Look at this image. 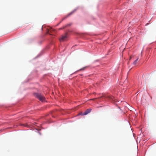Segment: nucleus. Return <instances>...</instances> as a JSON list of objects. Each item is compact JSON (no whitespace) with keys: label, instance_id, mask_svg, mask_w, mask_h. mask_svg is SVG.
<instances>
[{"label":"nucleus","instance_id":"nucleus-1","mask_svg":"<svg viewBox=\"0 0 156 156\" xmlns=\"http://www.w3.org/2000/svg\"><path fill=\"white\" fill-rule=\"evenodd\" d=\"M35 95L36 98L38 99H39L40 101H44L45 99V97L40 94L35 93Z\"/></svg>","mask_w":156,"mask_h":156},{"label":"nucleus","instance_id":"nucleus-2","mask_svg":"<svg viewBox=\"0 0 156 156\" xmlns=\"http://www.w3.org/2000/svg\"><path fill=\"white\" fill-rule=\"evenodd\" d=\"M67 37V34H66L65 35L62 36L61 39H60V41H64L66 39Z\"/></svg>","mask_w":156,"mask_h":156},{"label":"nucleus","instance_id":"nucleus-3","mask_svg":"<svg viewBox=\"0 0 156 156\" xmlns=\"http://www.w3.org/2000/svg\"><path fill=\"white\" fill-rule=\"evenodd\" d=\"M91 109H88L86 110V111L84 112V115H87L88 113H89L91 111Z\"/></svg>","mask_w":156,"mask_h":156},{"label":"nucleus","instance_id":"nucleus-4","mask_svg":"<svg viewBox=\"0 0 156 156\" xmlns=\"http://www.w3.org/2000/svg\"><path fill=\"white\" fill-rule=\"evenodd\" d=\"M108 98L110 100H112V101H115V99L114 97L111 95H109L108 96Z\"/></svg>","mask_w":156,"mask_h":156},{"label":"nucleus","instance_id":"nucleus-5","mask_svg":"<svg viewBox=\"0 0 156 156\" xmlns=\"http://www.w3.org/2000/svg\"><path fill=\"white\" fill-rule=\"evenodd\" d=\"M139 59V56H138L137 57V59L133 63V64H134V65H136V62H137V60H138V59Z\"/></svg>","mask_w":156,"mask_h":156},{"label":"nucleus","instance_id":"nucleus-6","mask_svg":"<svg viewBox=\"0 0 156 156\" xmlns=\"http://www.w3.org/2000/svg\"><path fill=\"white\" fill-rule=\"evenodd\" d=\"M84 112L83 113L80 112L79 113V115H84Z\"/></svg>","mask_w":156,"mask_h":156},{"label":"nucleus","instance_id":"nucleus-7","mask_svg":"<svg viewBox=\"0 0 156 156\" xmlns=\"http://www.w3.org/2000/svg\"><path fill=\"white\" fill-rule=\"evenodd\" d=\"M72 25V23H70L69 24H67L66 26H65V27H67L68 26H70Z\"/></svg>","mask_w":156,"mask_h":156},{"label":"nucleus","instance_id":"nucleus-8","mask_svg":"<svg viewBox=\"0 0 156 156\" xmlns=\"http://www.w3.org/2000/svg\"><path fill=\"white\" fill-rule=\"evenodd\" d=\"M98 99V98H93V99H90V100H94L96 99Z\"/></svg>","mask_w":156,"mask_h":156},{"label":"nucleus","instance_id":"nucleus-9","mask_svg":"<svg viewBox=\"0 0 156 156\" xmlns=\"http://www.w3.org/2000/svg\"><path fill=\"white\" fill-rule=\"evenodd\" d=\"M73 13V12H71L69 14V15L68 16H70V15H71V14Z\"/></svg>","mask_w":156,"mask_h":156},{"label":"nucleus","instance_id":"nucleus-10","mask_svg":"<svg viewBox=\"0 0 156 156\" xmlns=\"http://www.w3.org/2000/svg\"><path fill=\"white\" fill-rule=\"evenodd\" d=\"M65 27H63V28H60L59 29V30H61V29H64Z\"/></svg>","mask_w":156,"mask_h":156},{"label":"nucleus","instance_id":"nucleus-11","mask_svg":"<svg viewBox=\"0 0 156 156\" xmlns=\"http://www.w3.org/2000/svg\"><path fill=\"white\" fill-rule=\"evenodd\" d=\"M47 33L49 34H50V31L49 30H48V31L47 32Z\"/></svg>","mask_w":156,"mask_h":156},{"label":"nucleus","instance_id":"nucleus-12","mask_svg":"<svg viewBox=\"0 0 156 156\" xmlns=\"http://www.w3.org/2000/svg\"><path fill=\"white\" fill-rule=\"evenodd\" d=\"M142 52H141V54H140V56H141V57H142Z\"/></svg>","mask_w":156,"mask_h":156},{"label":"nucleus","instance_id":"nucleus-13","mask_svg":"<svg viewBox=\"0 0 156 156\" xmlns=\"http://www.w3.org/2000/svg\"><path fill=\"white\" fill-rule=\"evenodd\" d=\"M85 67H84L82 69H85Z\"/></svg>","mask_w":156,"mask_h":156}]
</instances>
